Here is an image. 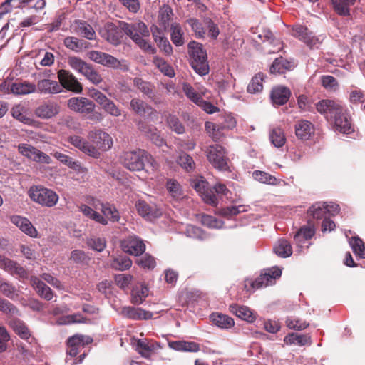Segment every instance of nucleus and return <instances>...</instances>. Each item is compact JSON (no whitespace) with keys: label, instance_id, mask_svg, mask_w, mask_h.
Segmentation results:
<instances>
[{"label":"nucleus","instance_id":"nucleus-20","mask_svg":"<svg viewBox=\"0 0 365 365\" xmlns=\"http://www.w3.org/2000/svg\"><path fill=\"white\" fill-rule=\"evenodd\" d=\"M250 31L253 35L255 41H269L271 43L276 41L279 46H280L279 40L275 39L272 32L264 24H257L255 26L251 27Z\"/></svg>","mask_w":365,"mask_h":365},{"label":"nucleus","instance_id":"nucleus-52","mask_svg":"<svg viewBox=\"0 0 365 365\" xmlns=\"http://www.w3.org/2000/svg\"><path fill=\"white\" fill-rule=\"evenodd\" d=\"M68 63L72 69L81 74H83V72L90 66L89 63L76 56L68 57Z\"/></svg>","mask_w":365,"mask_h":365},{"label":"nucleus","instance_id":"nucleus-46","mask_svg":"<svg viewBox=\"0 0 365 365\" xmlns=\"http://www.w3.org/2000/svg\"><path fill=\"white\" fill-rule=\"evenodd\" d=\"M264 75L262 73H258L252 77L247 86V92L250 93L261 92L263 89L262 81L264 80Z\"/></svg>","mask_w":365,"mask_h":365},{"label":"nucleus","instance_id":"nucleus-42","mask_svg":"<svg viewBox=\"0 0 365 365\" xmlns=\"http://www.w3.org/2000/svg\"><path fill=\"white\" fill-rule=\"evenodd\" d=\"M148 295V289L145 285L135 286L131 293V302L134 304H140Z\"/></svg>","mask_w":365,"mask_h":365},{"label":"nucleus","instance_id":"nucleus-61","mask_svg":"<svg viewBox=\"0 0 365 365\" xmlns=\"http://www.w3.org/2000/svg\"><path fill=\"white\" fill-rule=\"evenodd\" d=\"M69 259L76 264H86L91 258L86 252L81 250H74L71 252Z\"/></svg>","mask_w":365,"mask_h":365},{"label":"nucleus","instance_id":"nucleus-49","mask_svg":"<svg viewBox=\"0 0 365 365\" xmlns=\"http://www.w3.org/2000/svg\"><path fill=\"white\" fill-rule=\"evenodd\" d=\"M269 138L272 143L277 148L282 147L286 142L284 133L279 128H275L271 130Z\"/></svg>","mask_w":365,"mask_h":365},{"label":"nucleus","instance_id":"nucleus-62","mask_svg":"<svg viewBox=\"0 0 365 365\" xmlns=\"http://www.w3.org/2000/svg\"><path fill=\"white\" fill-rule=\"evenodd\" d=\"M0 311L6 314L19 315L18 308L7 299L0 297Z\"/></svg>","mask_w":365,"mask_h":365},{"label":"nucleus","instance_id":"nucleus-8","mask_svg":"<svg viewBox=\"0 0 365 365\" xmlns=\"http://www.w3.org/2000/svg\"><path fill=\"white\" fill-rule=\"evenodd\" d=\"M281 275L282 271L277 267L264 269L258 277L250 282V285L256 289L273 285Z\"/></svg>","mask_w":365,"mask_h":365},{"label":"nucleus","instance_id":"nucleus-10","mask_svg":"<svg viewBox=\"0 0 365 365\" xmlns=\"http://www.w3.org/2000/svg\"><path fill=\"white\" fill-rule=\"evenodd\" d=\"M68 108L84 116L91 114L96 108L93 101L86 97H72L67 101Z\"/></svg>","mask_w":365,"mask_h":365},{"label":"nucleus","instance_id":"nucleus-64","mask_svg":"<svg viewBox=\"0 0 365 365\" xmlns=\"http://www.w3.org/2000/svg\"><path fill=\"white\" fill-rule=\"evenodd\" d=\"M182 91L187 98L195 104L202 98L201 95L196 92L194 88L188 83L182 84Z\"/></svg>","mask_w":365,"mask_h":365},{"label":"nucleus","instance_id":"nucleus-45","mask_svg":"<svg viewBox=\"0 0 365 365\" xmlns=\"http://www.w3.org/2000/svg\"><path fill=\"white\" fill-rule=\"evenodd\" d=\"M0 292L12 300L19 297L16 287L11 283L3 279H0Z\"/></svg>","mask_w":365,"mask_h":365},{"label":"nucleus","instance_id":"nucleus-21","mask_svg":"<svg viewBox=\"0 0 365 365\" xmlns=\"http://www.w3.org/2000/svg\"><path fill=\"white\" fill-rule=\"evenodd\" d=\"M34 113L41 119H50L59 113V106L54 102H44L36 108Z\"/></svg>","mask_w":365,"mask_h":365},{"label":"nucleus","instance_id":"nucleus-44","mask_svg":"<svg viewBox=\"0 0 365 365\" xmlns=\"http://www.w3.org/2000/svg\"><path fill=\"white\" fill-rule=\"evenodd\" d=\"M274 252L279 257H287L292 253V249L290 243L284 240H279L274 247Z\"/></svg>","mask_w":365,"mask_h":365},{"label":"nucleus","instance_id":"nucleus-47","mask_svg":"<svg viewBox=\"0 0 365 365\" xmlns=\"http://www.w3.org/2000/svg\"><path fill=\"white\" fill-rule=\"evenodd\" d=\"M174 13L173 9L166 4L160 6L158 14V20L160 23H169L173 21Z\"/></svg>","mask_w":365,"mask_h":365},{"label":"nucleus","instance_id":"nucleus-30","mask_svg":"<svg viewBox=\"0 0 365 365\" xmlns=\"http://www.w3.org/2000/svg\"><path fill=\"white\" fill-rule=\"evenodd\" d=\"M93 204L95 209H98V204L101 205V210L103 213V216L108 220H110L113 222H118L120 220V215L118 210L115 208L113 205L110 203H103L99 201Z\"/></svg>","mask_w":365,"mask_h":365},{"label":"nucleus","instance_id":"nucleus-3","mask_svg":"<svg viewBox=\"0 0 365 365\" xmlns=\"http://www.w3.org/2000/svg\"><path fill=\"white\" fill-rule=\"evenodd\" d=\"M188 53L190 63L192 69L200 76H203L209 73L210 67L207 61V56L202 45L195 41H191L188 44Z\"/></svg>","mask_w":365,"mask_h":365},{"label":"nucleus","instance_id":"nucleus-13","mask_svg":"<svg viewBox=\"0 0 365 365\" xmlns=\"http://www.w3.org/2000/svg\"><path fill=\"white\" fill-rule=\"evenodd\" d=\"M122 250L129 255L140 256L145 250V245L140 237L130 235L120 242Z\"/></svg>","mask_w":365,"mask_h":365},{"label":"nucleus","instance_id":"nucleus-4","mask_svg":"<svg viewBox=\"0 0 365 365\" xmlns=\"http://www.w3.org/2000/svg\"><path fill=\"white\" fill-rule=\"evenodd\" d=\"M28 192L34 202L44 207H52L58 201V195L56 192L43 186H32Z\"/></svg>","mask_w":365,"mask_h":365},{"label":"nucleus","instance_id":"nucleus-63","mask_svg":"<svg viewBox=\"0 0 365 365\" xmlns=\"http://www.w3.org/2000/svg\"><path fill=\"white\" fill-rule=\"evenodd\" d=\"M82 75L95 85H98L103 81V78L100 73L95 70L91 64Z\"/></svg>","mask_w":365,"mask_h":365},{"label":"nucleus","instance_id":"nucleus-53","mask_svg":"<svg viewBox=\"0 0 365 365\" xmlns=\"http://www.w3.org/2000/svg\"><path fill=\"white\" fill-rule=\"evenodd\" d=\"M252 177L255 180L260 182L269 185H277L278 182L274 176L261 170H255L252 173Z\"/></svg>","mask_w":365,"mask_h":365},{"label":"nucleus","instance_id":"nucleus-37","mask_svg":"<svg viewBox=\"0 0 365 365\" xmlns=\"http://www.w3.org/2000/svg\"><path fill=\"white\" fill-rule=\"evenodd\" d=\"M9 325L14 332L23 339H28L31 336V333L26 324L19 319H13L9 322Z\"/></svg>","mask_w":365,"mask_h":365},{"label":"nucleus","instance_id":"nucleus-19","mask_svg":"<svg viewBox=\"0 0 365 365\" xmlns=\"http://www.w3.org/2000/svg\"><path fill=\"white\" fill-rule=\"evenodd\" d=\"M160 348V343L144 339L137 341L135 349L142 357L150 359L152 354Z\"/></svg>","mask_w":365,"mask_h":365},{"label":"nucleus","instance_id":"nucleus-25","mask_svg":"<svg viewBox=\"0 0 365 365\" xmlns=\"http://www.w3.org/2000/svg\"><path fill=\"white\" fill-rule=\"evenodd\" d=\"M130 109L140 116H152L157 111L152 106L139 98H133L130 103Z\"/></svg>","mask_w":365,"mask_h":365},{"label":"nucleus","instance_id":"nucleus-43","mask_svg":"<svg viewBox=\"0 0 365 365\" xmlns=\"http://www.w3.org/2000/svg\"><path fill=\"white\" fill-rule=\"evenodd\" d=\"M64 45L66 48L76 52L81 51L88 47V43L76 37L69 36L64 39Z\"/></svg>","mask_w":365,"mask_h":365},{"label":"nucleus","instance_id":"nucleus-16","mask_svg":"<svg viewBox=\"0 0 365 365\" xmlns=\"http://www.w3.org/2000/svg\"><path fill=\"white\" fill-rule=\"evenodd\" d=\"M292 34L310 48L315 46L318 42V38L303 24H293Z\"/></svg>","mask_w":365,"mask_h":365},{"label":"nucleus","instance_id":"nucleus-28","mask_svg":"<svg viewBox=\"0 0 365 365\" xmlns=\"http://www.w3.org/2000/svg\"><path fill=\"white\" fill-rule=\"evenodd\" d=\"M314 131V125L310 121L299 120L295 124V134L301 140L309 139Z\"/></svg>","mask_w":365,"mask_h":365},{"label":"nucleus","instance_id":"nucleus-6","mask_svg":"<svg viewBox=\"0 0 365 365\" xmlns=\"http://www.w3.org/2000/svg\"><path fill=\"white\" fill-rule=\"evenodd\" d=\"M88 58L103 66L112 68L113 69H120L127 71L129 69L128 65L125 61H119L110 54L98 51H91L88 53Z\"/></svg>","mask_w":365,"mask_h":365},{"label":"nucleus","instance_id":"nucleus-12","mask_svg":"<svg viewBox=\"0 0 365 365\" xmlns=\"http://www.w3.org/2000/svg\"><path fill=\"white\" fill-rule=\"evenodd\" d=\"M88 138L98 152L100 150H107L113 145V140L110 135L101 129L90 131Z\"/></svg>","mask_w":365,"mask_h":365},{"label":"nucleus","instance_id":"nucleus-18","mask_svg":"<svg viewBox=\"0 0 365 365\" xmlns=\"http://www.w3.org/2000/svg\"><path fill=\"white\" fill-rule=\"evenodd\" d=\"M68 142L83 153L95 158L100 156V152H98L94 146L85 139L78 135H73L68 138Z\"/></svg>","mask_w":365,"mask_h":365},{"label":"nucleus","instance_id":"nucleus-31","mask_svg":"<svg viewBox=\"0 0 365 365\" xmlns=\"http://www.w3.org/2000/svg\"><path fill=\"white\" fill-rule=\"evenodd\" d=\"M295 65L293 61H289L283 57L277 58L270 66L271 73L282 74L287 71H292Z\"/></svg>","mask_w":365,"mask_h":365},{"label":"nucleus","instance_id":"nucleus-7","mask_svg":"<svg viewBox=\"0 0 365 365\" xmlns=\"http://www.w3.org/2000/svg\"><path fill=\"white\" fill-rule=\"evenodd\" d=\"M316 109L321 115L326 118H333L336 115L342 114L345 108L341 102L332 99H323L315 104Z\"/></svg>","mask_w":365,"mask_h":365},{"label":"nucleus","instance_id":"nucleus-40","mask_svg":"<svg viewBox=\"0 0 365 365\" xmlns=\"http://www.w3.org/2000/svg\"><path fill=\"white\" fill-rule=\"evenodd\" d=\"M79 210L86 217L103 225H106L108 224L107 220L102 215L97 212L89 206L86 205H81L79 207Z\"/></svg>","mask_w":365,"mask_h":365},{"label":"nucleus","instance_id":"nucleus-5","mask_svg":"<svg viewBox=\"0 0 365 365\" xmlns=\"http://www.w3.org/2000/svg\"><path fill=\"white\" fill-rule=\"evenodd\" d=\"M209 163L219 170L228 169L227 153L225 149L219 144L209 145L205 150Z\"/></svg>","mask_w":365,"mask_h":365},{"label":"nucleus","instance_id":"nucleus-36","mask_svg":"<svg viewBox=\"0 0 365 365\" xmlns=\"http://www.w3.org/2000/svg\"><path fill=\"white\" fill-rule=\"evenodd\" d=\"M287 344H297L299 346L310 345L312 344L311 336L309 334H298L292 332L288 334L284 339Z\"/></svg>","mask_w":365,"mask_h":365},{"label":"nucleus","instance_id":"nucleus-1","mask_svg":"<svg viewBox=\"0 0 365 365\" xmlns=\"http://www.w3.org/2000/svg\"><path fill=\"white\" fill-rule=\"evenodd\" d=\"M107 40L113 45L120 43L123 34L130 36L133 41L142 49L151 53H155L156 50L142 36H149L150 29L146 24H123L120 28L115 24H106Z\"/></svg>","mask_w":365,"mask_h":365},{"label":"nucleus","instance_id":"nucleus-27","mask_svg":"<svg viewBox=\"0 0 365 365\" xmlns=\"http://www.w3.org/2000/svg\"><path fill=\"white\" fill-rule=\"evenodd\" d=\"M336 129L341 133L349 134L354 131L351 125V118L348 115L346 109H343L342 114L336 115L334 118Z\"/></svg>","mask_w":365,"mask_h":365},{"label":"nucleus","instance_id":"nucleus-17","mask_svg":"<svg viewBox=\"0 0 365 365\" xmlns=\"http://www.w3.org/2000/svg\"><path fill=\"white\" fill-rule=\"evenodd\" d=\"M292 34L310 48L315 46L318 42V38L303 24H293Z\"/></svg>","mask_w":365,"mask_h":365},{"label":"nucleus","instance_id":"nucleus-11","mask_svg":"<svg viewBox=\"0 0 365 365\" xmlns=\"http://www.w3.org/2000/svg\"><path fill=\"white\" fill-rule=\"evenodd\" d=\"M58 83L61 88L75 93H81L83 86L69 71L61 69L57 73Z\"/></svg>","mask_w":365,"mask_h":365},{"label":"nucleus","instance_id":"nucleus-38","mask_svg":"<svg viewBox=\"0 0 365 365\" xmlns=\"http://www.w3.org/2000/svg\"><path fill=\"white\" fill-rule=\"evenodd\" d=\"M210 318L216 326L222 329H228L235 324L232 317L222 313H212Z\"/></svg>","mask_w":365,"mask_h":365},{"label":"nucleus","instance_id":"nucleus-48","mask_svg":"<svg viewBox=\"0 0 365 365\" xmlns=\"http://www.w3.org/2000/svg\"><path fill=\"white\" fill-rule=\"evenodd\" d=\"M326 202H316L308 210V214L314 219H322L326 217Z\"/></svg>","mask_w":365,"mask_h":365},{"label":"nucleus","instance_id":"nucleus-39","mask_svg":"<svg viewBox=\"0 0 365 365\" xmlns=\"http://www.w3.org/2000/svg\"><path fill=\"white\" fill-rule=\"evenodd\" d=\"M225 126L212 122L207 121L205 123V129L207 134L214 140L218 141L223 136L222 130Z\"/></svg>","mask_w":365,"mask_h":365},{"label":"nucleus","instance_id":"nucleus-33","mask_svg":"<svg viewBox=\"0 0 365 365\" xmlns=\"http://www.w3.org/2000/svg\"><path fill=\"white\" fill-rule=\"evenodd\" d=\"M229 309L230 312L235 314L240 319L249 322H252L255 319L251 309L246 306L232 304L230 305Z\"/></svg>","mask_w":365,"mask_h":365},{"label":"nucleus","instance_id":"nucleus-26","mask_svg":"<svg viewBox=\"0 0 365 365\" xmlns=\"http://www.w3.org/2000/svg\"><path fill=\"white\" fill-rule=\"evenodd\" d=\"M135 207L138 214L146 220H152L161 215V212L158 209L143 200H138L135 203Z\"/></svg>","mask_w":365,"mask_h":365},{"label":"nucleus","instance_id":"nucleus-29","mask_svg":"<svg viewBox=\"0 0 365 365\" xmlns=\"http://www.w3.org/2000/svg\"><path fill=\"white\" fill-rule=\"evenodd\" d=\"M290 96L291 91L289 88L282 86L273 88L270 94L272 102L274 104L280 106L285 104L288 101Z\"/></svg>","mask_w":365,"mask_h":365},{"label":"nucleus","instance_id":"nucleus-60","mask_svg":"<svg viewBox=\"0 0 365 365\" xmlns=\"http://www.w3.org/2000/svg\"><path fill=\"white\" fill-rule=\"evenodd\" d=\"M200 221L202 225L209 228H220L222 225V221L218 220L216 217L212 215L206 214H202L200 215Z\"/></svg>","mask_w":365,"mask_h":365},{"label":"nucleus","instance_id":"nucleus-23","mask_svg":"<svg viewBox=\"0 0 365 365\" xmlns=\"http://www.w3.org/2000/svg\"><path fill=\"white\" fill-rule=\"evenodd\" d=\"M121 314L126 318L133 320H146L153 317V313L142 308L134 307H124L122 308Z\"/></svg>","mask_w":365,"mask_h":365},{"label":"nucleus","instance_id":"nucleus-58","mask_svg":"<svg viewBox=\"0 0 365 365\" xmlns=\"http://www.w3.org/2000/svg\"><path fill=\"white\" fill-rule=\"evenodd\" d=\"M178 163L187 172H191L195 168V163L192 157L185 153H182L180 155Z\"/></svg>","mask_w":365,"mask_h":365},{"label":"nucleus","instance_id":"nucleus-14","mask_svg":"<svg viewBox=\"0 0 365 365\" xmlns=\"http://www.w3.org/2000/svg\"><path fill=\"white\" fill-rule=\"evenodd\" d=\"M0 268L21 279H26L29 276L27 271L19 264L1 255Z\"/></svg>","mask_w":365,"mask_h":365},{"label":"nucleus","instance_id":"nucleus-54","mask_svg":"<svg viewBox=\"0 0 365 365\" xmlns=\"http://www.w3.org/2000/svg\"><path fill=\"white\" fill-rule=\"evenodd\" d=\"M166 123L170 129L177 134H182L185 132V126L175 115H169L167 117Z\"/></svg>","mask_w":365,"mask_h":365},{"label":"nucleus","instance_id":"nucleus-15","mask_svg":"<svg viewBox=\"0 0 365 365\" xmlns=\"http://www.w3.org/2000/svg\"><path fill=\"white\" fill-rule=\"evenodd\" d=\"M93 341L90 337L83 335L76 334L69 337L67 340V354L71 357L76 356L81 349L84 348L85 345L89 344Z\"/></svg>","mask_w":365,"mask_h":365},{"label":"nucleus","instance_id":"nucleus-9","mask_svg":"<svg viewBox=\"0 0 365 365\" xmlns=\"http://www.w3.org/2000/svg\"><path fill=\"white\" fill-rule=\"evenodd\" d=\"M18 151L23 156L38 163L50 164L52 161L48 155L29 144H19Z\"/></svg>","mask_w":365,"mask_h":365},{"label":"nucleus","instance_id":"nucleus-56","mask_svg":"<svg viewBox=\"0 0 365 365\" xmlns=\"http://www.w3.org/2000/svg\"><path fill=\"white\" fill-rule=\"evenodd\" d=\"M20 8H22V1L20 0H6L0 6V17Z\"/></svg>","mask_w":365,"mask_h":365},{"label":"nucleus","instance_id":"nucleus-34","mask_svg":"<svg viewBox=\"0 0 365 365\" xmlns=\"http://www.w3.org/2000/svg\"><path fill=\"white\" fill-rule=\"evenodd\" d=\"M36 91V85L29 81L12 83L11 93L14 95H27Z\"/></svg>","mask_w":365,"mask_h":365},{"label":"nucleus","instance_id":"nucleus-50","mask_svg":"<svg viewBox=\"0 0 365 365\" xmlns=\"http://www.w3.org/2000/svg\"><path fill=\"white\" fill-rule=\"evenodd\" d=\"M74 31L78 36L87 39L93 40L96 38V32L91 24H78Z\"/></svg>","mask_w":365,"mask_h":365},{"label":"nucleus","instance_id":"nucleus-24","mask_svg":"<svg viewBox=\"0 0 365 365\" xmlns=\"http://www.w3.org/2000/svg\"><path fill=\"white\" fill-rule=\"evenodd\" d=\"M11 222L18 227L26 235L31 237H36L38 232L33 226L31 222L26 217L19 215H13L11 217Z\"/></svg>","mask_w":365,"mask_h":365},{"label":"nucleus","instance_id":"nucleus-51","mask_svg":"<svg viewBox=\"0 0 365 365\" xmlns=\"http://www.w3.org/2000/svg\"><path fill=\"white\" fill-rule=\"evenodd\" d=\"M133 85L144 95H146L149 98L153 96V86L150 83L145 81L140 78H134Z\"/></svg>","mask_w":365,"mask_h":365},{"label":"nucleus","instance_id":"nucleus-59","mask_svg":"<svg viewBox=\"0 0 365 365\" xmlns=\"http://www.w3.org/2000/svg\"><path fill=\"white\" fill-rule=\"evenodd\" d=\"M354 253L361 259H365V247L363 241L358 237H353L350 242Z\"/></svg>","mask_w":365,"mask_h":365},{"label":"nucleus","instance_id":"nucleus-2","mask_svg":"<svg viewBox=\"0 0 365 365\" xmlns=\"http://www.w3.org/2000/svg\"><path fill=\"white\" fill-rule=\"evenodd\" d=\"M123 165L131 171L145 170L147 172L157 169V163L153 158L145 150L138 149L124 152L121 156Z\"/></svg>","mask_w":365,"mask_h":365},{"label":"nucleus","instance_id":"nucleus-55","mask_svg":"<svg viewBox=\"0 0 365 365\" xmlns=\"http://www.w3.org/2000/svg\"><path fill=\"white\" fill-rule=\"evenodd\" d=\"M153 63L165 76L168 77L175 76L173 68L163 58L154 57Z\"/></svg>","mask_w":365,"mask_h":365},{"label":"nucleus","instance_id":"nucleus-35","mask_svg":"<svg viewBox=\"0 0 365 365\" xmlns=\"http://www.w3.org/2000/svg\"><path fill=\"white\" fill-rule=\"evenodd\" d=\"M356 0H331L334 11L339 16H348L350 15V7Z\"/></svg>","mask_w":365,"mask_h":365},{"label":"nucleus","instance_id":"nucleus-32","mask_svg":"<svg viewBox=\"0 0 365 365\" xmlns=\"http://www.w3.org/2000/svg\"><path fill=\"white\" fill-rule=\"evenodd\" d=\"M30 281L32 287L41 297H43L48 301L53 298V293L51 288L38 277L32 276Z\"/></svg>","mask_w":365,"mask_h":365},{"label":"nucleus","instance_id":"nucleus-57","mask_svg":"<svg viewBox=\"0 0 365 365\" xmlns=\"http://www.w3.org/2000/svg\"><path fill=\"white\" fill-rule=\"evenodd\" d=\"M53 156L60 162L65 164L70 168L74 170H79L81 168V165L78 162L73 160V159L68 155L60 153V152H54Z\"/></svg>","mask_w":365,"mask_h":365},{"label":"nucleus","instance_id":"nucleus-41","mask_svg":"<svg viewBox=\"0 0 365 365\" xmlns=\"http://www.w3.org/2000/svg\"><path fill=\"white\" fill-rule=\"evenodd\" d=\"M132 264V260L128 257L123 255L115 257L110 261V267L119 271L128 270L131 267Z\"/></svg>","mask_w":365,"mask_h":365},{"label":"nucleus","instance_id":"nucleus-22","mask_svg":"<svg viewBox=\"0 0 365 365\" xmlns=\"http://www.w3.org/2000/svg\"><path fill=\"white\" fill-rule=\"evenodd\" d=\"M36 91L42 94H57L63 91L58 82L51 79H41L36 85Z\"/></svg>","mask_w":365,"mask_h":365}]
</instances>
